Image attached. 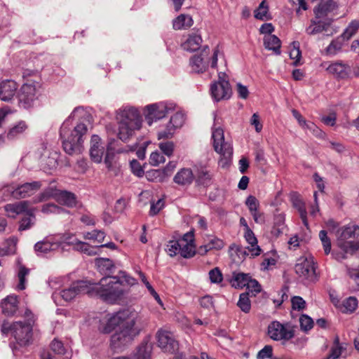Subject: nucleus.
I'll return each mask as SVG.
<instances>
[{
  "mask_svg": "<svg viewBox=\"0 0 359 359\" xmlns=\"http://www.w3.org/2000/svg\"><path fill=\"white\" fill-rule=\"evenodd\" d=\"M140 320V316L135 309L128 308L111 316L106 323L100 325L102 333L111 332L116 326L119 330L111 337L110 345L114 350L121 349L131 343L139 334L140 329L135 324Z\"/></svg>",
  "mask_w": 359,
  "mask_h": 359,
  "instance_id": "nucleus-1",
  "label": "nucleus"
},
{
  "mask_svg": "<svg viewBox=\"0 0 359 359\" xmlns=\"http://www.w3.org/2000/svg\"><path fill=\"white\" fill-rule=\"evenodd\" d=\"M120 284L115 278H102L99 283H89L80 280L72 283L68 288L55 292L53 298L60 296L65 302H69L81 294H88L92 297H98L103 301L112 303L121 293Z\"/></svg>",
  "mask_w": 359,
  "mask_h": 359,
  "instance_id": "nucleus-2",
  "label": "nucleus"
},
{
  "mask_svg": "<svg viewBox=\"0 0 359 359\" xmlns=\"http://www.w3.org/2000/svg\"><path fill=\"white\" fill-rule=\"evenodd\" d=\"M90 118V114L83 107H78L63 122L60 135L63 149L67 154L74 155L82 151L83 137L88 130L84 122L89 121Z\"/></svg>",
  "mask_w": 359,
  "mask_h": 359,
  "instance_id": "nucleus-3",
  "label": "nucleus"
},
{
  "mask_svg": "<svg viewBox=\"0 0 359 359\" xmlns=\"http://www.w3.org/2000/svg\"><path fill=\"white\" fill-rule=\"evenodd\" d=\"M118 137L123 142L128 141L136 130L142 127L140 112L133 107H124L116 111Z\"/></svg>",
  "mask_w": 359,
  "mask_h": 359,
  "instance_id": "nucleus-4",
  "label": "nucleus"
},
{
  "mask_svg": "<svg viewBox=\"0 0 359 359\" xmlns=\"http://www.w3.org/2000/svg\"><path fill=\"white\" fill-rule=\"evenodd\" d=\"M1 330L3 334L10 333L14 337L15 344L11 343V348L15 355H18L20 348L25 347L30 343L32 326L29 323L18 321L11 324L4 321Z\"/></svg>",
  "mask_w": 359,
  "mask_h": 359,
  "instance_id": "nucleus-5",
  "label": "nucleus"
},
{
  "mask_svg": "<svg viewBox=\"0 0 359 359\" xmlns=\"http://www.w3.org/2000/svg\"><path fill=\"white\" fill-rule=\"evenodd\" d=\"M50 198L55 199L58 203L69 208L74 207L76 204V198L74 194L57 189L49 187L32 199V203H39L46 201Z\"/></svg>",
  "mask_w": 359,
  "mask_h": 359,
  "instance_id": "nucleus-6",
  "label": "nucleus"
},
{
  "mask_svg": "<svg viewBox=\"0 0 359 359\" xmlns=\"http://www.w3.org/2000/svg\"><path fill=\"white\" fill-rule=\"evenodd\" d=\"M41 93V84L39 81H27L24 83L18 94V104L24 109L34 105Z\"/></svg>",
  "mask_w": 359,
  "mask_h": 359,
  "instance_id": "nucleus-7",
  "label": "nucleus"
},
{
  "mask_svg": "<svg viewBox=\"0 0 359 359\" xmlns=\"http://www.w3.org/2000/svg\"><path fill=\"white\" fill-rule=\"evenodd\" d=\"M337 245L345 252H353L357 250V245L348 239H354L359 236V226L349 224L344 226L337 231Z\"/></svg>",
  "mask_w": 359,
  "mask_h": 359,
  "instance_id": "nucleus-8",
  "label": "nucleus"
},
{
  "mask_svg": "<svg viewBox=\"0 0 359 359\" xmlns=\"http://www.w3.org/2000/svg\"><path fill=\"white\" fill-rule=\"evenodd\" d=\"M226 77L224 73L219 72L218 74V80L212 83L210 86L212 97L217 102L222 100H228L231 96V88Z\"/></svg>",
  "mask_w": 359,
  "mask_h": 359,
  "instance_id": "nucleus-9",
  "label": "nucleus"
},
{
  "mask_svg": "<svg viewBox=\"0 0 359 359\" xmlns=\"http://www.w3.org/2000/svg\"><path fill=\"white\" fill-rule=\"evenodd\" d=\"M212 138L215 151L219 154L225 161L230 159L233 154V148L230 142L224 140L223 129L219 127L214 128Z\"/></svg>",
  "mask_w": 359,
  "mask_h": 359,
  "instance_id": "nucleus-10",
  "label": "nucleus"
},
{
  "mask_svg": "<svg viewBox=\"0 0 359 359\" xmlns=\"http://www.w3.org/2000/svg\"><path fill=\"white\" fill-rule=\"evenodd\" d=\"M175 105L173 103L160 102L147 106V114L145 119L147 123L151 126L154 121H156L166 116L169 112L175 109Z\"/></svg>",
  "mask_w": 359,
  "mask_h": 359,
  "instance_id": "nucleus-11",
  "label": "nucleus"
},
{
  "mask_svg": "<svg viewBox=\"0 0 359 359\" xmlns=\"http://www.w3.org/2000/svg\"><path fill=\"white\" fill-rule=\"evenodd\" d=\"M268 334L275 341H288L294 337V331L289 324H282L275 320L269 325Z\"/></svg>",
  "mask_w": 359,
  "mask_h": 359,
  "instance_id": "nucleus-12",
  "label": "nucleus"
},
{
  "mask_svg": "<svg viewBox=\"0 0 359 359\" xmlns=\"http://www.w3.org/2000/svg\"><path fill=\"white\" fill-rule=\"evenodd\" d=\"M158 346L164 351L175 353L179 348L178 341L174 334L167 330H160L156 333Z\"/></svg>",
  "mask_w": 359,
  "mask_h": 359,
  "instance_id": "nucleus-13",
  "label": "nucleus"
},
{
  "mask_svg": "<svg viewBox=\"0 0 359 359\" xmlns=\"http://www.w3.org/2000/svg\"><path fill=\"white\" fill-rule=\"evenodd\" d=\"M42 187L40 181L26 182L16 187L11 192L15 198H25L33 196Z\"/></svg>",
  "mask_w": 359,
  "mask_h": 359,
  "instance_id": "nucleus-14",
  "label": "nucleus"
},
{
  "mask_svg": "<svg viewBox=\"0 0 359 359\" xmlns=\"http://www.w3.org/2000/svg\"><path fill=\"white\" fill-rule=\"evenodd\" d=\"M296 273L306 280H313L316 278V269L311 259L300 258L295 264Z\"/></svg>",
  "mask_w": 359,
  "mask_h": 359,
  "instance_id": "nucleus-15",
  "label": "nucleus"
},
{
  "mask_svg": "<svg viewBox=\"0 0 359 359\" xmlns=\"http://www.w3.org/2000/svg\"><path fill=\"white\" fill-rule=\"evenodd\" d=\"M60 248V243L55 236H47L34 245V250L38 256H45Z\"/></svg>",
  "mask_w": 359,
  "mask_h": 359,
  "instance_id": "nucleus-16",
  "label": "nucleus"
},
{
  "mask_svg": "<svg viewBox=\"0 0 359 359\" xmlns=\"http://www.w3.org/2000/svg\"><path fill=\"white\" fill-rule=\"evenodd\" d=\"M184 122V114L181 112L175 113L172 116H171L166 128L164 130L158 132V138L160 140L172 137L175 129L182 127Z\"/></svg>",
  "mask_w": 359,
  "mask_h": 359,
  "instance_id": "nucleus-17",
  "label": "nucleus"
},
{
  "mask_svg": "<svg viewBox=\"0 0 359 359\" xmlns=\"http://www.w3.org/2000/svg\"><path fill=\"white\" fill-rule=\"evenodd\" d=\"M326 70L340 79L352 77L351 67L342 62H336L329 65Z\"/></svg>",
  "mask_w": 359,
  "mask_h": 359,
  "instance_id": "nucleus-18",
  "label": "nucleus"
},
{
  "mask_svg": "<svg viewBox=\"0 0 359 359\" xmlns=\"http://www.w3.org/2000/svg\"><path fill=\"white\" fill-rule=\"evenodd\" d=\"M104 148L102 145L101 139L97 135H93L90 140V155L95 163H100L102 159Z\"/></svg>",
  "mask_w": 359,
  "mask_h": 359,
  "instance_id": "nucleus-19",
  "label": "nucleus"
},
{
  "mask_svg": "<svg viewBox=\"0 0 359 359\" xmlns=\"http://www.w3.org/2000/svg\"><path fill=\"white\" fill-rule=\"evenodd\" d=\"M206 49H208L206 47L203 53L200 55H195L190 59V66L191 70L196 73H202L204 72L208 66V57L206 53Z\"/></svg>",
  "mask_w": 359,
  "mask_h": 359,
  "instance_id": "nucleus-20",
  "label": "nucleus"
},
{
  "mask_svg": "<svg viewBox=\"0 0 359 359\" xmlns=\"http://www.w3.org/2000/svg\"><path fill=\"white\" fill-rule=\"evenodd\" d=\"M18 88L17 83L13 80H5L0 83V99L10 101L14 96Z\"/></svg>",
  "mask_w": 359,
  "mask_h": 359,
  "instance_id": "nucleus-21",
  "label": "nucleus"
},
{
  "mask_svg": "<svg viewBox=\"0 0 359 359\" xmlns=\"http://www.w3.org/2000/svg\"><path fill=\"white\" fill-rule=\"evenodd\" d=\"M30 202L29 201H22L14 203H8L4 206V210L8 215L11 217H15L17 215L26 213L29 208Z\"/></svg>",
  "mask_w": 359,
  "mask_h": 359,
  "instance_id": "nucleus-22",
  "label": "nucleus"
},
{
  "mask_svg": "<svg viewBox=\"0 0 359 359\" xmlns=\"http://www.w3.org/2000/svg\"><path fill=\"white\" fill-rule=\"evenodd\" d=\"M2 312L7 316H13L18 309V297L15 294L8 295L1 302Z\"/></svg>",
  "mask_w": 359,
  "mask_h": 359,
  "instance_id": "nucleus-23",
  "label": "nucleus"
},
{
  "mask_svg": "<svg viewBox=\"0 0 359 359\" xmlns=\"http://www.w3.org/2000/svg\"><path fill=\"white\" fill-rule=\"evenodd\" d=\"M244 238L247 243L250 245V246L247 248L248 252L247 253V252L245 251L244 254H250L252 257L259 255L262 250L260 247L257 245V239L255 237L253 231L251 229L245 231L244 232Z\"/></svg>",
  "mask_w": 359,
  "mask_h": 359,
  "instance_id": "nucleus-24",
  "label": "nucleus"
},
{
  "mask_svg": "<svg viewBox=\"0 0 359 359\" xmlns=\"http://www.w3.org/2000/svg\"><path fill=\"white\" fill-rule=\"evenodd\" d=\"M29 126L25 121H19L15 123L8 130L6 137L9 140L19 138L27 130Z\"/></svg>",
  "mask_w": 359,
  "mask_h": 359,
  "instance_id": "nucleus-25",
  "label": "nucleus"
},
{
  "mask_svg": "<svg viewBox=\"0 0 359 359\" xmlns=\"http://www.w3.org/2000/svg\"><path fill=\"white\" fill-rule=\"evenodd\" d=\"M337 7L338 5L334 0H327L325 2L320 3L314 8L316 18L318 19L326 16L329 13L336 10Z\"/></svg>",
  "mask_w": 359,
  "mask_h": 359,
  "instance_id": "nucleus-26",
  "label": "nucleus"
},
{
  "mask_svg": "<svg viewBox=\"0 0 359 359\" xmlns=\"http://www.w3.org/2000/svg\"><path fill=\"white\" fill-rule=\"evenodd\" d=\"M194 176L190 168H182L173 178V181L180 186H187L192 183Z\"/></svg>",
  "mask_w": 359,
  "mask_h": 359,
  "instance_id": "nucleus-27",
  "label": "nucleus"
},
{
  "mask_svg": "<svg viewBox=\"0 0 359 359\" xmlns=\"http://www.w3.org/2000/svg\"><path fill=\"white\" fill-rule=\"evenodd\" d=\"M201 43V36L197 33H192L189 34L186 41L182 43V47L184 50L194 52L199 49Z\"/></svg>",
  "mask_w": 359,
  "mask_h": 359,
  "instance_id": "nucleus-28",
  "label": "nucleus"
},
{
  "mask_svg": "<svg viewBox=\"0 0 359 359\" xmlns=\"http://www.w3.org/2000/svg\"><path fill=\"white\" fill-rule=\"evenodd\" d=\"M291 201L293 207L297 210L303 224L305 226L308 227L309 223L307 220V211L305 203L297 195H293L291 198Z\"/></svg>",
  "mask_w": 359,
  "mask_h": 359,
  "instance_id": "nucleus-29",
  "label": "nucleus"
},
{
  "mask_svg": "<svg viewBox=\"0 0 359 359\" xmlns=\"http://www.w3.org/2000/svg\"><path fill=\"white\" fill-rule=\"evenodd\" d=\"M95 264L99 271L106 275L105 277H110L109 274L112 273L115 269L113 261L108 258H97Z\"/></svg>",
  "mask_w": 359,
  "mask_h": 359,
  "instance_id": "nucleus-30",
  "label": "nucleus"
},
{
  "mask_svg": "<svg viewBox=\"0 0 359 359\" xmlns=\"http://www.w3.org/2000/svg\"><path fill=\"white\" fill-rule=\"evenodd\" d=\"M112 278H115L118 283L120 284L121 290H122L121 294L117 297V299L114 302H116L117 300L120 299L124 294L125 290L123 289V283H126L128 285L132 286L137 283V280L133 277L128 275L125 271H120L119 276H112ZM103 278H111V277H104ZM113 304V302L111 303Z\"/></svg>",
  "mask_w": 359,
  "mask_h": 359,
  "instance_id": "nucleus-31",
  "label": "nucleus"
},
{
  "mask_svg": "<svg viewBox=\"0 0 359 359\" xmlns=\"http://www.w3.org/2000/svg\"><path fill=\"white\" fill-rule=\"evenodd\" d=\"M264 47L273 50L276 55L280 54V40L276 35H266L264 38Z\"/></svg>",
  "mask_w": 359,
  "mask_h": 359,
  "instance_id": "nucleus-32",
  "label": "nucleus"
},
{
  "mask_svg": "<svg viewBox=\"0 0 359 359\" xmlns=\"http://www.w3.org/2000/svg\"><path fill=\"white\" fill-rule=\"evenodd\" d=\"M193 25L192 18L189 15L181 14L172 22L173 28L176 30L187 29Z\"/></svg>",
  "mask_w": 359,
  "mask_h": 359,
  "instance_id": "nucleus-33",
  "label": "nucleus"
},
{
  "mask_svg": "<svg viewBox=\"0 0 359 359\" xmlns=\"http://www.w3.org/2000/svg\"><path fill=\"white\" fill-rule=\"evenodd\" d=\"M35 208H31L29 210L26 212L27 217H23L19 225V231H25L30 229L35 222Z\"/></svg>",
  "mask_w": 359,
  "mask_h": 359,
  "instance_id": "nucleus-34",
  "label": "nucleus"
},
{
  "mask_svg": "<svg viewBox=\"0 0 359 359\" xmlns=\"http://www.w3.org/2000/svg\"><path fill=\"white\" fill-rule=\"evenodd\" d=\"M250 276L244 273H233L231 280V285L236 288H243L246 287Z\"/></svg>",
  "mask_w": 359,
  "mask_h": 359,
  "instance_id": "nucleus-35",
  "label": "nucleus"
},
{
  "mask_svg": "<svg viewBox=\"0 0 359 359\" xmlns=\"http://www.w3.org/2000/svg\"><path fill=\"white\" fill-rule=\"evenodd\" d=\"M151 351L152 344L147 341L143 342L134 355V359H150Z\"/></svg>",
  "mask_w": 359,
  "mask_h": 359,
  "instance_id": "nucleus-36",
  "label": "nucleus"
},
{
  "mask_svg": "<svg viewBox=\"0 0 359 359\" xmlns=\"http://www.w3.org/2000/svg\"><path fill=\"white\" fill-rule=\"evenodd\" d=\"M255 18L261 20H268L271 19L269 13V6L266 0H263L259 7L255 11Z\"/></svg>",
  "mask_w": 359,
  "mask_h": 359,
  "instance_id": "nucleus-37",
  "label": "nucleus"
},
{
  "mask_svg": "<svg viewBox=\"0 0 359 359\" xmlns=\"http://www.w3.org/2000/svg\"><path fill=\"white\" fill-rule=\"evenodd\" d=\"M327 26L328 25L322 23L320 21L312 20L311 21L310 26L306 28V32L309 35H314L323 31H326Z\"/></svg>",
  "mask_w": 359,
  "mask_h": 359,
  "instance_id": "nucleus-38",
  "label": "nucleus"
},
{
  "mask_svg": "<svg viewBox=\"0 0 359 359\" xmlns=\"http://www.w3.org/2000/svg\"><path fill=\"white\" fill-rule=\"evenodd\" d=\"M180 255L184 258H191L196 254V248L193 243L181 241Z\"/></svg>",
  "mask_w": 359,
  "mask_h": 359,
  "instance_id": "nucleus-39",
  "label": "nucleus"
},
{
  "mask_svg": "<svg viewBox=\"0 0 359 359\" xmlns=\"http://www.w3.org/2000/svg\"><path fill=\"white\" fill-rule=\"evenodd\" d=\"M344 348V344L339 343V337H335L330 353L325 359H337Z\"/></svg>",
  "mask_w": 359,
  "mask_h": 359,
  "instance_id": "nucleus-40",
  "label": "nucleus"
},
{
  "mask_svg": "<svg viewBox=\"0 0 359 359\" xmlns=\"http://www.w3.org/2000/svg\"><path fill=\"white\" fill-rule=\"evenodd\" d=\"M55 239L60 243V248L63 249V244H67L68 245L74 246L75 243L77 241V238L74 236V235L66 233L63 234H59L55 236Z\"/></svg>",
  "mask_w": 359,
  "mask_h": 359,
  "instance_id": "nucleus-41",
  "label": "nucleus"
},
{
  "mask_svg": "<svg viewBox=\"0 0 359 359\" xmlns=\"http://www.w3.org/2000/svg\"><path fill=\"white\" fill-rule=\"evenodd\" d=\"M238 306L244 313H249L251 309V303L249 299V293L244 292L240 294L239 300L237 303Z\"/></svg>",
  "mask_w": 359,
  "mask_h": 359,
  "instance_id": "nucleus-42",
  "label": "nucleus"
},
{
  "mask_svg": "<svg viewBox=\"0 0 359 359\" xmlns=\"http://www.w3.org/2000/svg\"><path fill=\"white\" fill-rule=\"evenodd\" d=\"M359 28V22L356 20L352 21L341 34L340 37L345 41H348L356 32Z\"/></svg>",
  "mask_w": 359,
  "mask_h": 359,
  "instance_id": "nucleus-43",
  "label": "nucleus"
},
{
  "mask_svg": "<svg viewBox=\"0 0 359 359\" xmlns=\"http://www.w3.org/2000/svg\"><path fill=\"white\" fill-rule=\"evenodd\" d=\"M29 273V269L26 268L24 266H20L19 268V271L18 273V278L19 283L17 285V288L19 290H23L26 287V277L28 276Z\"/></svg>",
  "mask_w": 359,
  "mask_h": 359,
  "instance_id": "nucleus-44",
  "label": "nucleus"
},
{
  "mask_svg": "<svg viewBox=\"0 0 359 359\" xmlns=\"http://www.w3.org/2000/svg\"><path fill=\"white\" fill-rule=\"evenodd\" d=\"M292 48L290 52V57L294 60L293 65L297 66L299 63L302 57V53L299 49V43L298 41H293L291 43Z\"/></svg>",
  "mask_w": 359,
  "mask_h": 359,
  "instance_id": "nucleus-45",
  "label": "nucleus"
},
{
  "mask_svg": "<svg viewBox=\"0 0 359 359\" xmlns=\"http://www.w3.org/2000/svg\"><path fill=\"white\" fill-rule=\"evenodd\" d=\"M344 41L339 36L335 40H333L326 48L327 55H335L342 47Z\"/></svg>",
  "mask_w": 359,
  "mask_h": 359,
  "instance_id": "nucleus-46",
  "label": "nucleus"
},
{
  "mask_svg": "<svg viewBox=\"0 0 359 359\" xmlns=\"http://www.w3.org/2000/svg\"><path fill=\"white\" fill-rule=\"evenodd\" d=\"M319 238L322 243L325 255H328L331 251V241L327 236L325 230H321L319 232Z\"/></svg>",
  "mask_w": 359,
  "mask_h": 359,
  "instance_id": "nucleus-47",
  "label": "nucleus"
},
{
  "mask_svg": "<svg viewBox=\"0 0 359 359\" xmlns=\"http://www.w3.org/2000/svg\"><path fill=\"white\" fill-rule=\"evenodd\" d=\"M181 241H170L167 245V252L170 257L180 254Z\"/></svg>",
  "mask_w": 359,
  "mask_h": 359,
  "instance_id": "nucleus-48",
  "label": "nucleus"
},
{
  "mask_svg": "<svg viewBox=\"0 0 359 359\" xmlns=\"http://www.w3.org/2000/svg\"><path fill=\"white\" fill-rule=\"evenodd\" d=\"M301 330L304 332L310 330L313 326V319L307 315H302L299 318Z\"/></svg>",
  "mask_w": 359,
  "mask_h": 359,
  "instance_id": "nucleus-49",
  "label": "nucleus"
},
{
  "mask_svg": "<svg viewBox=\"0 0 359 359\" xmlns=\"http://www.w3.org/2000/svg\"><path fill=\"white\" fill-rule=\"evenodd\" d=\"M65 210L62 208L56 205L54 203H47L42 206L41 212L44 214L56 213L60 214Z\"/></svg>",
  "mask_w": 359,
  "mask_h": 359,
  "instance_id": "nucleus-50",
  "label": "nucleus"
},
{
  "mask_svg": "<svg viewBox=\"0 0 359 359\" xmlns=\"http://www.w3.org/2000/svg\"><path fill=\"white\" fill-rule=\"evenodd\" d=\"M206 242L211 250H221L224 246L223 241L215 236H209Z\"/></svg>",
  "mask_w": 359,
  "mask_h": 359,
  "instance_id": "nucleus-51",
  "label": "nucleus"
},
{
  "mask_svg": "<svg viewBox=\"0 0 359 359\" xmlns=\"http://www.w3.org/2000/svg\"><path fill=\"white\" fill-rule=\"evenodd\" d=\"M164 156L158 151L152 152L149 157V163L153 166H158L160 163H164Z\"/></svg>",
  "mask_w": 359,
  "mask_h": 359,
  "instance_id": "nucleus-52",
  "label": "nucleus"
},
{
  "mask_svg": "<svg viewBox=\"0 0 359 359\" xmlns=\"http://www.w3.org/2000/svg\"><path fill=\"white\" fill-rule=\"evenodd\" d=\"M209 278L212 283H219L223 279L222 272L218 268H215L210 271Z\"/></svg>",
  "mask_w": 359,
  "mask_h": 359,
  "instance_id": "nucleus-53",
  "label": "nucleus"
},
{
  "mask_svg": "<svg viewBox=\"0 0 359 359\" xmlns=\"http://www.w3.org/2000/svg\"><path fill=\"white\" fill-rule=\"evenodd\" d=\"M159 148L162 152L168 156H170L174 151V144L172 142H163L159 144Z\"/></svg>",
  "mask_w": 359,
  "mask_h": 359,
  "instance_id": "nucleus-54",
  "label": "nucleus"
},
{
  "mask_svg": "<svg viewBox=\"0 0 359 359\" xmlns=\"http://www.w3.org/2000/svg\"><path fill=\"white\" fill-rule=\"evenodd\" d=\"M164 205L165 203L163 199L162 198L158 199L156 203H151L149 210V215L151 216L157 215L160 212V210L163 208Z\"/></svg>",
  "mask_w": 359,
  "mask_h": 359,
  "instance_id": "nucleus-55",
  "label": "nucleus"
},
{
  "mask_svg": "<svg viewBox=\"0 0 359 359\" xmlns=\"http://www.w3.org/2000/svg\"><path fill=\"white\" fill-rule=\"evenodd\" d=\"M343 305L347 311L353 312L358 306V300L355 297H350L344 302Z\"/></svg>",
  "mask_w": 359,
  "mask_h": 359,
  "instance_id": "nucleus-56",
  "label": "nucleus"
},
{
  "mask_svg": "<svg viewBox=\"0 0 359 359\" xmlns=\"http://www.w3.org/2000/svg\"><path fill=\"white\" fill-rule=\"evenodd\" d=\"M130 168L133 173L137 177H142L144 175V170L139 161L133 159L130 163Z\"/></svg>",
  "mask_w": 359,
  "mask_h": 359,
  "instance_id": "nucleus-57",
  "label": "nucleus"
},
{
  "mask_svg": "<svg viewBox=\"0 0 359 359\" xmlns=\"http://www.w3.org/2000/svg\"><path fill=\"white\" fill-rule=\"evenodd\" d=\"M292 309L294 310H302L305 308L306 302L299 296H294L291 299Z\"/></svg>",
  "mask_w": 359,
  "mask_h": 359,
  "instance_id": "nucleus-58",
  "label": "nucleus"
},
{
  "mask_svg": "<svg viewBox=\"0 0 359 359\" xmlns=\"http://www.w3.org/2000/svg\"><path fill=\"white\" fill-rule=\"evenodd\" d=\"M51 349L53 352L59 355H65L66 351L63 344L60 341L53 340L50 344Z\"/></svg>",
  "mask_w": 359,
  "mask_h": 359,
  "instance_id": "nucleus-59",
  "label": "nucleus"
},
{
  "mask_svg": "<svg viewBox=\"0 0 359 359\" xmlns=\"http://www.w3.org/2000/svg\"><path fill=\"white\" fill-rule=\"evenodd\" d=\"M245 204L248 207L250 213L257 210L259 205L258 200L253 196H249L247 198Z\"/></svg>",
  "mask_w": 359,
  "mask_h": 359,
  "instance_id": "nucleus-60",
  "label": "nucleus"
},
{
  "mask_svg": "<svg viewBox=\"0 0 359 359\" xmlns=\"http://www.w3.org/2000/svg\"><path fill=\"white\" fill-rule=\"evenodd\" d=\"M273 353L272 346L269 345L265 346L262 350H260L257 355V359H266L271 358Z\"/></svg>",
  "mask_w": 359,
  "mask_h": 359,
  "instance_id": "nucleus-61",
  "label": "nucleus"
},
{
  "mask_svg": "<svg viewBox=\"0 0 359 359\" xmlns=\"http://www.w3.org/2000/svg\"><path fill=\"white\" fill-rule=\"evenodd\" d=\"M346 272L350 278L359 286V268L346 267Z\"/></svg>",
  "mask_w": 359,
  "mask_h": 359,
  "instance_id": "nucleus-62",
  "label": "nucleus"
},
{
  "mask_svg": "<svg viewBox=\"0 0 359 359\" xmlns=\"http://www.w3.org/2000/svg\"><path fill=\"white\" fill-rule=\"evenodd\" d=\"M246 287L249 291L252 292H255V293L259 292L261 290V286L258 281H257L255 279H252L251 277L248 282Z\"/></svg>",
  "mask_w": 359,
  "mask_h": 359,
  "instance_id": "nucleus-63",
  "label": "nucleus"
},
{
  "mask_svg": "<svg viewBox=\"0 0 359 359\" xmlns=\"http://www.w3.org/2000/svg\"><path fill=\"white\" fill-rule=\"evenodd\" d=\"M250 122L252 126H255L256 132L259 133L262 130V124L260 123L259 116L258 114H253Z\"/></svg>",
  "mask_w": 359,
  "mask_h": 359,
  "instance_id": "nucleus-64",
  "label": "nucleus"
}]
</instances>
